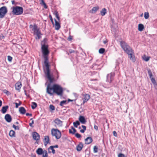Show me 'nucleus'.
Returning <instances> with one entry per match:
<instances>
[{
    "label": "nucleus",
    "instance_id": "774afa93",
    "mask_svg": "<svg viewBox=\"0 0 157 157\" xmlns=\"http://www.w3.org/2000/svg\"><path fill=\"white\" fill-rule=\"evenodd\" d=\"M33 27V25H29V28H31Z\"/></svg>",
    "mask_w": 157,
    "mask_h": 157
},
{
    "label": "nucleus",
    "instance_id": "ddd939ff",
    "mask_svg": "<svg viewBox=\"0 0 157 157\" xmlns=\"http://www.w3.org/2000/svg\"><path fill=\"white\" fill-rule=\"evenodd\" d=\"M79 121L82 124H85L86 122V121L83 116H80L79 119Z\"/></svg>",
    "mask_w": 157,
    "mask_h": 157
},
{
    "label": "nucleus",
    "instance_id": "37998d69",
    "mask_svg": "<svg viewBox=\"0 0 157 157\" xmlns=\"http://www.w3.org/2000/svg\"><path fill=\"white\" fill-rule=\"evenodd\" d=\"M14 104L16 105L15 107L16 108H17L19 105H21V101H20L19 103H17L16 102L14 103Z\"/></svg>",
    "mask_w": 157,
    "mask_h": 157
},
{
    "label": "nucleus",
    "instance_id": "e433bc0d",
    "mask_svg": "<svg viewBox=\"0 0 157 157\" xmlns=\"http://www.w3.org/2000/svg\"><path fill=\"white\" fill-rule=\"evenodd\" d=\"M144 18L146 19H147L149 17V14L148 12H146L144 13Z\"/></svg>",
    "mask_w": 157,
    "mask_h": 157
},
{
    "label": "nucleus",
    "instance_id": "bf43d9fd",
    "mask_svg": "<svg viewBox=\"0 0 157 157\" xmlns=\"http://www.w3.org/2000/svg\"><path fill=\"white\" fill-rule=\"evenodd\" d=\"M74 101L73 100H71L70 99H68L67 100V103H69L70 101Z\"/></svg>",
    "mask_w": 157,
    "mask_h": 157
},
{
    "label": "nucleus",
    "instance_id": "a19ab883",
    "mask_svg": "<svg viewBox=\"0 0 157 157\" xmlns=\"http://www.w3.org/2000/svg\"><path fill=\"white\" fill-rule=\"evenodd\" d=\"M75 136L77 138H79L81 137V135L78 133L75 134Z\"/></svg>",
    "mask_w": 157,
    "mask_h": 157
},
{
    "label": "nucleus",
    "instance_id": "5701e85b",
    "mask_svg": "<svg viewBox=\"0 0 157 157\" xmlns=\"http://www.w3.org/2000/svg\"><path fill=\"white\" fill-rule=\"evenodd\" d=\"M19 111L20 113L24 114L26 113V110L24 107H21L19 108Z\"/></svg>",
    "mask_w": 157,
    "mask_h": 157
},
{
    "label": "nucleus",
    "instance_id": "c85d7f7f",
    "mask_svg": "<svg viewBox=\"0 0 157 157\" xmlns=\"http://www.w3.org/2000/svg\"><path fill=\"white\" fill-rule=\"evenodd\" d=\"M42 155L43 157H48V156L47 151L45 150L44 151V153Z\"/></svg>",
    "mask_w": 157,
    "mask_h": 157
},
{
    "label": "nucleus",
    "instance_id": "7ed1b4c3",
    "mask_svg": "<svg viewBox=\"0 0 157 157\" xmlns=\"http://www.w3.org/2000/svg\"><path fill=\"white\" fill-rule=\"evenodd\" d=\"M44 58V63L46 67V69L45 70L44 69V71L46 77L49 80L50 83H52L54 80V78L50 74V70L49 69V65L48 63V57H46Z\"/></svg>",
    "mask_w": 157,
    "mask_h": 157
},
{
    "label": "nucleus",
    "instance_id": "052dcab7",
    "mask_svg": "<svg viewBox=\"0 0 157 157\" xmlns=\"http://www.w3.org/2000/svg\"><path fill=\"white\" fill-rule=\"evenodd\" d=\"M41 4H43V5L45 4V3L44 0H41Z\"/></svg>",
    "mask_w": 157,
    "mask_h": 157
},
{
    "label": "nucleus",
    "instance_id": "20e7f679",
    "mask_svg": "<svg viewBox=\"0 0 157 157\" xmlns=\"http://www.w3.org/2000/svg\"><path fill=\"white\" fill-rule=\"evenodd\" d=\"M23 12V9L21 7L16 6L13 8V14L15 15H20Z\"/></svg>",
    "mask_w": 157,
    "mask_h": 157
},
{
    "label": "nucleus",
    "instance_id": "aec40b11",
    "mask_svg": "<svg viewBox=\"0 0 157 157\" xmlns=\"http://www.w3.org/2000/svg\"><path fill=\"white\" fill-rule=\"evenodd\" d=\"M36 153L39 155H42L44 153V151L41 148H39L36 150Z\"/></svg>",
    "mask_w": 157,
    "mask_h": 157
},
{
    "label": "nucleus",
    "instance_id": "393cba45",
    "mask_svg": "<svg viewBox=\"0 0 157 157\" xmlns=\"http://www.w3.org/2000/svg\"><path fill=\"white\" fill-rule=\"evenodd\" d=\"M9 135L11 137H15V132L13 130H11L9 132Z\"/></svg>",
    "mask_w": 157,
    "mask_h": 157
},
{
    "label": "nucleus",
    "instance_id": "9d476101",
    "mask_svg": "<svg viewBox=\"0 0 157 157\" xmlns=\"http://www.w3.org/2000/svg\"><path fill=\"white\" fill-rule=\"evenodd\" d=\"M114 75V74L111 73L107 75V76L106 81L110 83L112 80H113V77Z\"/></svg>",
    "mask_w": 157,
    "mask_h": 157
},
{
    "label": "nucleus",
    "instance_id": "4d7b16f0",
    "mask_svg": "<svg viewBox=\"0 0 157 157\" xmlns=\"http://www.w3.org/2000/svg\"><path fill=\"white\" fill-rule=\"evenodd\" d=\"M54 14L55 15V16L59 15L58 12L56 11L54 12Z\"/></svg>",
    "mask_w": 157,
    "mask_h": 157
},
{
    "label": "nucleus",
    "instance_id": "f03ea898",
    "mask_svg": "<svg viewBox=\"0 0 157 157\" xmlns=\"http://www.w3.org/2000/svg\"><path fill=\"white\" fill-rule=\"evenodd\" d=\"M120 44L123 50L128 55L130 59L134 62L135 61V59L132 49L124 41H121Z\"/></svg>",
    "mask_w": 157,
    "mask_h": 157
},
{
    "label": "nucleus",
    "instance_id": "3c124183",
    "mask_svg": "<svg viewBox=\"0 0 157 157\" xmlns=\"http://www.w3.org/2000/svg\"><path fill=\"white\" fill-rule=\"evenodd\" d=\"M143 59L146 61H147L149 60V57H147L145 59H144L143 58Z\"/></svg>",
    "mask_w": 157,
    "mask_h": 157
},
{
    "label": "nucleus",
    "instance_id": "864d4df0",
    "mask_svg": "<svg viewBox=\"0 0 157 157\" xmlns=\"http://www.w3.org/2000/svg\"><path fill=\"white\" fill-rule=\"evenodd\" d=\"M82 127L83 128V130H86V126H84V125H82Z\"/></svg>",
    "mask_w": 157,
    "mask_h": 157
},
{
    "label": "nucleus",
    "instance_id": "c756f323",
    "mask_svg": "<svg viewBox=\"0 0 157 157\" xmlns=\"http://www.w3.org/2000/svg\"><path fill=\"white\" fill-rule=\"evenodd\" d=\"M151 78V81L154 84V85H156L157 83L154 78L153 77Z\"/></svg>",
    "mask_w": 157,
    "mask_h": 157
},
{
    "label": "nucleus",
    "instance_id": "a211bd4d",
    "mask_svg": "<svg viewBox=\"0 0 157 157\" xmlns=\"http://www.w3.org/2000/svg\"><path fill=\"white\" fill-rule=\"evenodd\" d=\"M99 9L98 6H95L93 7L92 10L90 11L89 12L91 13H95Z\"/></svg>",
    "mask_w": 157,
    "mask_h": 157
},
{
    "label": "nucleus",
    "instance_id": "dca6fc26",
    "mask_svg": "<svg viewBox=\"0 0 157 157\" xmlns=\"http://www.w3.org/2000/svg\"><path fill=\"white\" fill-rule=\"evenodd\" d=\"M90 98V96L88 94H85L84 97L83 98V103L87 102L88 100Z\"/></svg>",
    "mask_w": 157,
    "mask_h": 157
},
{
    "label": "nucleus",
    "instance_id": "8fccbe9b",
    "mask_svg": "<svg viewBox=\"0 0 157 157\" xmlns=\"http://www.w3.org/2000/svg\"><path fill=\"white\" fill-rule=\"evenodd\" d=\"M113 133L114 136L115 137L117 136V134L116 132L115 131H113Z\"/></svg>",
    "mask_w": 157,
    "mask_h": 157
},
{
    "label": "nucleus",
    "instance_id": "ea45409f",
    "mask_svg": "<svg viewBox=\"0 0 157 157\" xmlns=\"http://www.w3.org/2000/svg\"><path fill=\"white\" fill-rule=\"evenodd\" d=\"M118 156V157H126L124 154L122 153H119Z\"/></svg>",
    "mask_w": 157,
    "mask_h": 157
},
{
    "label": "nucleus",
    "instance_id": "4468645a",
    "mask_svg": "<svg viewBox=\"0 0 157 157\" xmlns=\"http://www.w3.org/2000/svg\"><path fill=\"white\" fill-rule=\"evenodd\" d=\"M83 145L82 142H80L78 145L76 147V149L78 151H80L82 147H83Z\"/></svg>",
    "mask_w": 157,
    "mask_h": 157
},
{
    "label": "nucleus",
    "instance_id": "e2e57ef3",
    "mask_svg": "<svg viewBox=\"0 0 157 157\" xmlns=\"http://www.w3.org/2000/svg\"><path fill=\"white\" fill-rule=\"evenodd\" d=\"M94 129L96 130H98V127L97 126L95 125L94 126Z\"/></svg>",
    "mask_w": 157,
    "mask_h": 157
},
{
    "label": "nucleus",
    "instance_id": "f3484780",
    "mask_svg": "<svg viewBox=\"0 0 157 157\" xmlns=\"http://www.w3.org/2000/svg\"><path fill=\"white\" fill-rule=\"evenodd\" d=\"M21 83L20 82H17L15 84V89L16 90H20L21 86Z\"/></svg>",
    "mask_w": 157,
    "mask_h": 157
},
{
    "label": "nucleus",
    "instance_id": "6ab92c4d",
    "mask_svg": "<svg viewBox=\"0 0 157 157\" xmlns=\"http://www.w3.org/2000/svg\"><path fill=\"white\" fill-rule=\"evenodd\" d=\"M49 137L48 136H46L44 137V144L45 145H46L48 143H49Z\"/></svg>",
    "mask_w": 157,
    "mask_h": 157
},
{
    "label": "nucleus",
    "instance_id": "4c0bfd02",
    "mask_svg": "<svg viewBox=\"0 0 157 157\" xmlns=\"http://www.w3.org/2000/svg\"><path fill=\"white\" fill-rule=\"evenodd\" d=\"M12 127L13 128H14L15 130H19V128L18 126H16L14 124H13Z\"/></svg>",
    "mask_w": 157,
    "mask_h": 157
},
{
    "label": "nucleus",
    "instance_id": "603ef678",
    "mask_svg": "<svg viewBox=\"0 0 157 157\" xmlns=\"http://www.w3.org/2000/svg\"><path fill=\"white\" fill-rule=\"evenodd\" d=\"M72 40V38L71 36H70L68 38V40L69 41H71Z\"/></svg>",
    "mask_w": 157,
    "mask_h": 157
},
{
    "label": "nucleus",
    "instance_id": "6e6552de",
    "mask_svg": "<svg viewBox=\"0 0 157 157\" xmlns=\"http://www.w3.org/2000/svg\"><path fill=\"white\" fill-rule=\"evenodd\" d=\"M7 12V10L6 6H4L0 8V18H2L5 16Z\"/></svg>",
    "mask_w": 157,
    "mask_h": 157
},
{
    "label": "nucleus",
    "instance_id": "de8ad7c7",
    "mask_svg": "<svg viewBox=\"0 0 157 157\" xmlns=\"http://www.w3.org/2000/svg\"><path fill=\"white\" fill-rule=\"evenodd\" d=\"M68 51L70 53H72L75 52V51L74 50H72L71 49H70L68 50Z\"/></svg>",
    "mask_w": 157,
    "mask_h": 157
},
{
    "label": "nucleus",
    "instance_id": "473e14b6",
    "mask_svg": "<svg viewBox=\"0 0 157 157\" xmlns=\"http://www.w3.org/2000/svg\"><path fill=\"white\" fill-rule=\"evenodd\" d=\"M105 50L104 48H101L99 50V52L100 54H103L105 52Z\"/></svg>",
    "mask_w": 157,
    "mask_h": 157
},
{
    "label": "nucleus",
    "instance_id": "412c9836",
    "mask_svg": "<svg viewBox=\"0 0 157 157\" xmlns=\"http://www.w3.org/2000/svg\"><path fill=\"white\" fill-rule=\"evenodd\" d=\"M55 29L56 30H58L60 27V25L56 19H55Z\"/></svg>",
    "mask_w": 157,
    "mask_h": 157
},
{
    "label": "nucleus",
    "instance_id": "2f4dec72",
    "mask_svg": "<svg viewBox=\"0 0 157 157\" xmlns=\"http://www.w3.org/2000/svg\"><path fill=\"white\" fill-rule=\"evenodd\" d=\"M32 104L33 105L31 106L32 108L33 109H34L37 107V104L36 102H32Z\"/></svg>",
    "mask_w": 157,
    "mask_h": 157
},
{
    "label": "nucleus",
    "instance_id": "f704fd0d",
    "mask_svg": "<svg viewBox=\"0 0 157 157\" xmlns=\"http://www.w3.org/2000/svg\"><path fill=\"white\" fill-rule=\"evenodd\" d=\"M98 148L96 146H94L93 148V151L94 153H97L98 152Z\"/></svg>",
    "mask_w": 157,
    "mask_h": 157
},
{
    "label": "nucleus",
    "instance_id": "0e129e2a",
    "mask_svg": "<svg viewBox=\"0 0 157 157\" xmlns=\"http://www.w3.org/2000/svg\"><path fill=\"white\" fill-rule=\"evenodd\" d=\"M85 131V130H84L83 129H81L80 130V132H81V133H83Z\"/></svg>",
    "mask_w": 157,
    "mask_h": 157
},
{
    "label": "nucleus",
    "instance_id": "423d86ee",
    "mask_svg": "<svg viewBox=\"0 0 157 157\" xmlns=\"http://www.w3.org/2000/svg\"><path fill=\"white\" fill-rule=\"evenodd\" d=\"M48 48V46L47 45L44 44L42 45L41 50L43 55L44 58L48 57V56L49 53V52Z\"/></svg>",
    "mask_w": 157,
    "mask_h": 157
},
{
    "label": "nucleus",
    "instance_id": "680f3d73",
    "mask_svg": "<svg viewBox=\"0 0 157 157\" xmlns=\"http://www.w3.org/2000/svg\"><path fill=\"white\" fill-rule=\"evenodd\" d=\"M56 17L58 19V21L59 20L60 18L59 17V15L56 16Z\"/></svg>",
    "mask_w": 157,
    "mask_h": 157
},
{
    "label": "nucleus",
    "instance_id": "1a4fd4ad",
    "mask_svg": "<svg viewBox=\"0 0 157 157\" xmlns=\"http://www.w3.org/2000/svg\"><path fill=\"white\" fill-rule=\"evenodd\" d=\"M55 122V126L56 128H58L62 127L63 125V122L59 119L57 118L54 121Z\"/></svg>",
    "mask_w": 157,
    "mask_h": 157
},
{
    "label": "nucleus",
    "instance_id": "79ce46f5",
    "mask_svg": "<svg viewBox=\"0 0 157 157\" xmlns=\"http://www.w3.org/2000/svg\"><path fill=\"white\" fill-rule=\"evenodd\" d=\"M7 57L8 60L10 62H11L12 59V57L9 56H8Z\"/></svg>",
    "mask_w": 157,
    "mask_h": 157
},
{
    "label": "nucleus",
    "instance_id": "c9c22d12",
    "mask_svg": "<svg viewBox=\"0 0 157 157\" xmlns=\"http://www.w3.org/2000/svg\"><path fill=\"white\" fill-rule=\"evenodd\" d=\"M50 149L52 150V152L53 154H54L56 153V151L54 149V148L53 147H52V146H50L48 148V150Z\"/></svg>",
    "mask_w": 157,
    "mask_h": 157
},
{
    "label": "nucleus",
    "instance_id": "bb28decb",
    "mask_svg": "<svg viewBox=\"0 0 157 157\" xmlns=\"http://www.w3.org/2000/svg\"><path fill=\"white\" fill-rule=\"evenodd\" d=\"M144 29V25L142 24H139L138 25V30L139 31H142Z\"/></svg>",
    "mask_w": 157,
    "mask_h": 157
},
{
    "label": "nucleus",
    "instance_id": "7c9ffc66",
    "mask_svg": "<svg viewBox=\"0 0 157 157\" xmlns=\"http://www.w3.org/2000/svg\"><path fill=\"white\" fill-rule=\"evenodd\" d=\"M148 73L150 78H152V74L151 70L149 69H147Z\"/></svg>",
    "mask_w": 157,
    "mask_h": 157
},
{
    "label": "nucleus",
    "instance_id": "13d9d810",
    "mask_svg": "<svg viewBox=\"0 0 157 157\" xmlns=\"http://www.w3.org/2000/svg\"><path fill=\"white\" fill-rule=\"evenodd\" d=\"M54 14L55 15V16L59 15L58 12L56 11L54 12Z\"/></svg>",
    "mask_w": 157,
    "mask_h": 157
},
{
    "label": "nucleus",
    "instance_id": "338daca9",
    "mask_svg": "<svg viewBox=\"0 0 157 157\" xmlns=\"http://www.w3.org/2000/svg\"><path fill=\"white\" fill-rule=\"evenodd\" d=\"M44 5V8H45L46 9V8H47L48 6H47V5H46V3H45V4Z\"/></svg>",
    "mask_w": 157,
    "mask_h": 157
},
{
    "label": "nucleus",
    "instance_id": "0eeeda50",
    "mask_svg": "<svg viewBox=\"0 0 157 157\" xmlns=\"http://www.w3.org/2000/svg\"><path fill=\"white\" fill-rule=\"evenodd\" d=\"M32 30L34 32V34L36 35L38 39H40L41 37L40 35L41 34L40 31V30L38 28L36 25H33Z\"/></svg>",
    "mask_w": 157,
    "mask_h": 157
},
{
    "label": "nucleus",
    "instance_id": "6e6d98bb",
    "mask_svg": "<svg viewBox=\"0 0 157 157\" xmlns=\"http://www.w3.org/2000/svg\"><path fill=\"white\" fill-rule=\"evenodd\" d=\"M52 147H53L54 148H58L59 147V146L57 145H56L54 146H52Z\"/></svg>",
    "mask_w": 157,
    "mask_h": 157
},
{
    "label": "nucleus",
    "instance_id": "f8f14e48",
    "mask_svg": "<svg viewBox=\"0 0 157 157\" xmlns=\"http://www.w3.org/2000/svg\"><path fill=\"white\" fill-rule=\"evenodd\" d=\"M5 119L7 122L9 123L12 120L11 116L9 114H8L5 115Z\"/></svg>",
    "mask_w": 157,
    "mask_h": 157
},
{
    "label": "nucleus",
    "instance_id": "f257e3e1",
    "mask_svg": "<svg viewBox=\"0 0 157 157\" xmlns=\"http://www.w3.org/2000/svg\"><path fill=\"white\" fill-rule=\"evenodd\" d=\"M51 83L47 85L46 92L50 95H53L54 93L56 94L57 95L61 96L63 94L62 88L59 85L55 84L51 86Z\"/></svg>",
    "mask_w": 157,
    "mask_h": 157
},
{
    "label": "nucleus",
    "instance_id": "58836bf2",
    "mask_svg": "<svg viewBox=\"0 0 157 157\" xmlns=\"http://www.w3.org/2000/svg\"><path fill=\"white\" fill-rule=\"evenodd\" d=\"M49 108L51 109L52 110H54L55 109V106L53 105H51L49 106Z\"/></svg>",
    "mask_w": 157,
    "mask_h": 157
},
{
    "label": "nucleus",
    "instance_id": "a18cd8bd",
    "mask_svg": "<svg viewBox=\"0 0 157 157\" xmlns=\"http://www.w3.org/2000/svg\"><path fill=\"white\" fill-rule=\"evenodd\" d=\"M49 17L52 24H54V22L53 21V19L52 18V16L50 14L49 15Z\"/></svg>",
    "mask_w": 157,
    "mask_h": 157
},
{
    "label": "nucleus",
    "instance_id": "09e8293b",
    "mask_svg": "<svg viewBox=\"0 0 157 157\" xmlns=\"http://www.w3.org/2000/svg\"><path fill=\"white\" fill-rule=\"evenodd\" d=\"M34 124V121L33 120H32V121L31 123H29V125L31 127H33V126L32 125V124Z\"/></svg>",
    "mask_w": 157,
    "mask_h": 157
},
{
    "label": "nucleus",
    "instance_id": "72a5a7b5",
    "mask_svg": "<svg viewBox=\"0 0 157 157\" xmlns=\"http://www.w3.org/2000/svg\"><path fill=\"white\" fill-rule=\"evenodd\" d=\"M67 101L66 100H63L62 101H61L59 105L61 106H63L64 104H67Z\"/></svg>",
    "mask_w": 157,
    "mask_h": 157
},
{
    "label": "nucleus",
    "instance_id": "c03bdc74",
    "mask_svg": "<svg viewBox=\"0 0 157 157\" xmlns=\"http://www.w3.org/2000/svg\"><path fill=\"white\" fill-rule=\"evenodd\" d=\"M3 92L4 93L7 94V95L10 94V92L6 90H3Z\"/></svg>",
    "mask_w": 157,
    "mask_h": 157
},
{
    "label": "nucleus",
    "instance_id": "2eb2a0df",
    "mask_svg": "<svg viewBox=\"0 0 157 157\" xmlns=\"http://www.w3.org/2000/svg\"><path fill=\"white\" fill-rule=\"evenodd\" d=\"M85 143L86 144H89L93 141L92 138L90 137H88L85 140Z\"/></svg>",
    "mask_w": 157,
    "mask_h": 157
},
{
    "label": "nucleus",
    "instance_id": "5fc2aeb1",
    "mask_svg": "<svg viewBox=\"0 0 157 157\" xmlns=\"http://www.w3.org/2000/svg\"><path fill=\"white\" fill-rule=\"evenodd\" d=\"M26 115L27 116H32V113H26Z\"/></svg>",
    "mask_w": 157,
    "mask_h": 157
},
{
    "label": "nucleus",
    "instance_id": "49530a36",
    "mask_svg": "<svg viewBox=\"0 0 157 157\" xmlns=\"http://www.w3.org/2000/svg\"><path fill=\"white\" fill-rule=\"evenodd\" d=\"M47 40L46 38H44L43 40L42 41V43H43V44H45L46 43V42H47Z\"/></svg>",
    "mask_w": 157,
    "mask_h": 157
},
{
    "label": "nucleus",
    "instance_id": "a878e982",
    "mask_svg": "<svg viewBox=\"0 0 157 157\" xmlns=\"http://www.w3.org/2000/svg\"><path fill=\"white\" fill-rule=\"evenodd\" d=\"M71 129L73 130L72 131L71 129H69V132L72 134H74L77 131L73 127H71Z\"/></svg>",
    "mask_w": 157,
    "mask_h": 157
},
{
    "label": "nucleus",
    "instance_id": "39448f33",
    "mask_svg": "<svg viewBox=\"0 0 157 157\" xmlns=\"http://www.w3.org/2000/svg\"><path fill=\"white\" fill-rule=\"evenodd\" d=\"M51 134L52 136H54L57 139H60L61 136L60 131L57 128H52L51 130Z\"/></svg>",
    "mask_w": 157,
    "mask_h": 157
},
{
    "label": "nucleus",
    "instance_id": "b1692460",
    "mask_svg": "<svg viewBox=\"0 0 157 157\" xmlns=\"http://www.w3.org/2000/svg\"><path fill=\"white\" fill-rule=\"evenodd\" d=\"M106 13V10L105 8H104L102 9L100 11V13L101 15L102 16H103L105 15Z\"/></svg>",
    "mask_w": 157,
    "mask_h": 157
},
{
    "label": "nucleus",
    "instance_id": "9b49d317",
    "mask_svg": "<svg viewBox=\"0 0 157 157\" xmlns=\"http://www.w3.org/2000/svg\"><path fill=\"white\" fill-rule=\"evenodd\" d=\"M33 138L34 140H39L40 136L36 132H34L32 134Z\"/></svg>",
    "mask_w": 157,
    "mask_h": 157
},
{
    "label": "nucleus",
    "instance_id": "4be33fe9",
    "mask_svg": "<svg viewBox=\"0 0 157 157\" xmlns=\"http://www.w3.org/2000/svg\"><path fill=\"white\" fill-rule=\"evenodd\" d=\"M8 108L9 106L8 105H6L3 106L2 108L1 111L3 113H5Z\"/></svg>",
    "mask_w": 157,
    "mask_h": 157
},
{
    "label": "nucleus",
    "instance_id": "cd10ccee",
    "mask_svg": "<svg viewBox=\"0 0 157 157\" xmlns=\"http://www.w3.org/2000/svg\"><path fill=\"white\" fill-rule=\"evenodd\" d=\"M80 124V123L79 121H77L75 122H73L74 126L75 128H77L78 127V126Z\"/></svg>",
    "mask_w": 157,
    "mask_h": 157
},
{
    "label": "nucleus",
    "instance_id": "69168bd1",
    "mask_svg": "<svg viewBox=\"0 0 157 157\" xmlns=\"http://www.w3.org/2000/svg\"><path fill=\"white\" fill-rule=\"evenodd\" d=\"M62 139L64 140H66L67 139V138L66 137H62Z\"/></svg>",
    "mask_w": 157,
    "mask_h": 157
}]
</instances>
